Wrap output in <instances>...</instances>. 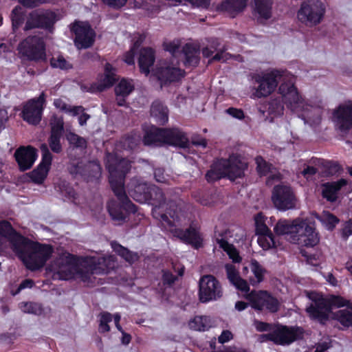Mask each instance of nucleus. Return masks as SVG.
Masks as SVG:
<instances>
[{"label":"nucleus","instance_id":"nucleus-6","mask_svg":"<svg viewBox=\"0 0 352 352\" xmlns=\"http://www.w3.org/2000/svg\"><path fill=\"white\" fill-rule=\"evenodd\" d=\"M106 166L109 173V183L116 196L133 210L132 202L126 195L124 189V179L131 168V164L125 157L107 153L106 155Z\"/></svg>","mask_w":352,"mask_h":352},{"label":"nucleus","instance_id":"nucleus-40","mask_svg":"<svg viewBox=\"0 0 352 352\" xmlns=\"http://www.w3.org/2000/svg\"><path fill=\"white\" fill-rule=\"evenodd\" d=\"M212 326L211 320L208 316H195L189 322L190 329L196 331H206Z\"/></svg>","mask_w":352,"mask_h":352},{"label":"nucleus","instance_id":"nucleus-60","mask_svg":"<svg viewBox=\"0 0 352 352\" xmlns=\"http://www.w3.org/2000/svg\"><path fill=\"white\" fill-rule=\"evenodd\" d=\"M254 327L258 331L261 332L272 330V326L270 324L258 320L254 321Z\"/></svg>","mask_w":352,"mask_h":352},{"label":"nucleus","instance_id":"nucleus-35","mask_svg":"<svg viewBox=\"0 0 352 352\" xmlns=\"http://www.w3.org/2000/svg\"><path fill=\"white\" fill-rule=\"evenodd\" d=\"M227 162L226 161L218 160L211 166V168L208 170L206 175V178L208 182H211L217 179H219L221 177H224L223 171L225 166Z\"/></svg>","mask_w":352,"mask_h":352},{"label":"nucleus","instance_id":"nucleus-50","mask_svg":"<svg viewBox=\"0 0 352 352\" xmlns=\"http://www.w3.org/2000/svg\"><path fill=\"white\" fill-rule=\"evenodd\" d=\"M140 142V137L138 135H128L120 142L122 147L125 150H133L139 144Z\"/></svg>","mask_w":352,"mask_h":352},{"label":"nucleus","instance_id":"nucleus-43","mask_svg":"<svg viewBox=\"0 0 352 352\" xmlns=\"http://www.w3.org/2000/svg\"><path fill=\"white\" fill-rule=\"evenodd\" d=\"M217 242L219 245L220 248L227 252L230 258L232 259L234 262L238 263L241 261L239 253L233 245L230 244L227 241L222 238L217 239Z\"/></svg>","mask_w":352,"mask_h":352},{"label":"nucleus","instance_id":"nucleus-57","mask_svg":"<svg viewBox=\"0 0 352 352\" xmlns=\"http://www.w3.org/2000/svg\"><path fill=\"white\" fill-rule=\"evenodd\" d=\"M176 279V276H175L171 272L168 271H163L162 280L164 285L170 286L175 283Z\"/></svg>","mask_w":352,"mask_h":352},{"label":"nucleus","instance_id":"nucleus-24","mask_svg":"<svg viewBox=\"0 0 352 352\" xmlns=\"http://www.w3.org/2000/svg\"><path fill=\"white\" fill-rule=\"evenodd\" d=\"M226 161L228 164L225 166L223 171L224 177H228L230 179L234 180L243 176L244 170L247 168V163L241 161L238 157H230L229 160L221 159Z\"/></svg>","mask_w":352,"mask_h":352},{"label":"nucleus","instance_id":"nucleus-5","mask_svg":"<svg viewBox=\"0 0 352 352\" xmlns=\"http://www.w3.org/2000/svg\"><path fill=\"white\" fill-rule=\"evenodd\" d=\"M274 230L278 235H285L291 243H302L307 247H313L319 241L314 228L306 221L300 219L293 221L280 219L276 223Z\"/></svg>","mask_w":352,"mask_h":352},{"label":"nucleus","instance_id":"nucleus-19","mask_svg":"<svg viewBox=\"0 0 352 352\" xmlns=\"http://www.w3.org/2000/svg\"><path fill=\"white\" fill-rule=\"evenodd\" d=\"M71 30L75 34L74 41L78 48H87L94 43L95 33L88 23L76 22Z\"/></svg>","mask_w":352,"mask_h":352},{"label":"nucleus","instance_id":"nucleus-17","mask_svg":"<svg viewBox=\"0 0 352 352\" xmlns=\"http://www.w3.org/2000/svg\"><path fill=\"white\" fill-rule=\"evenodd\" d=\"M304 330L299 327L278 326L274 329V343L278 345H289L293 342L302 339Z\"/></svg>","mask_w":352,"mask_h":352},{"label":"nucleus","instance_id":"nucleus-58","mask_svg":"<svg viewBox=\"0 0 352 352\" xmlns=\"http://www.w3.org/2000/svg\"><path fill=\"white\" fill-rule=\"evenodd\" d=\"M154 177L157 182L165 183L167 180L166 175L164 174V170L162 168L155 169Z\"/></svg>","mask_w":352,"mask_h":352},{"label":"nucleus","instance_id":"nucleus-16","mask_svg":"<svg viewBox=\"0 0 352 352\" xmlns=\"http://www.w3.org/2000/svg\"><path fill=\"white\" fill-rule=\"evenodd\" d=\"M45 94L42 92L38 98L29 100L22 111V117L25 121L32 125L38 124L41 120L43 104L45 102Z\"/></svg>","mask_w":352,"mask_h":352},{"label":"nucleus","instance_id":"nucleus-26","mask_svg":"<svg viewBox=\"0 0 352 352\" xmlns=\"http://www.w3.org/2000/svg\"><path fill=\"white\" fill-rule=\"evenodd\" d=\"M120 201V204H117L114 201H111L107 204V209L110 216L113 220L116 221H124L126 218L127 214L129 212H135L136 207L132 203L134 206V209L131 210L124 204L120 199L118 197Z\"/></svg>","mask_w":352,"mask_h":352},{"label":"nucleus","instance_id":"nucleus-34","mask_svg":"<svg viewBox=\"0 0 352 352\" xmlns=\"http://www.w3.org/2000/svg\"><path fill=\"white\" fill-rule=\"evenodd\" d=\"M150 188L146 184L140 183L135 185L133 188L129 189V193L136 201L144 203L148 201Z\"/></svg>","mask_w":352,"mask_h":352},{"label":"nucleus","instance_id":"nucleus-21","mask_svg":"<svg viewBox=\"0 0 352 352\" xmlns=\"http://www.w3.org/2000/svg\"><path fill=\"white\" fill-rule=\"evenodd\" d=\"M155 75L162 85H166L179 80L184 76V72L174 65L164 63L157 68Z\"/></svg>","mask_w":352,"mask_h":352},{"label":"nucleus","instance_id":"nucleus-25","mask_svg":"<svg viewBox=\"0 0 352 352\" xmlns=\"http://www.w3.org/2000/svg\"><path fill=\"white\" fill-rule=\"evenodd\" d=\"M175 236L179 238L182 241L191 245L195 249H199L202 246V238L199 232L192 226L186 230H176Z\"/></svg>","mask_w":352,"mask_h":352},{"label":"nucleus","instance_id":"nucleus-23","mask_svg":"<svg viewBox=\"0 0 352 352\" xmlns=\"http://www.w3.org/2000/svg\"><path fill=\"white\" fill-rule=\"evenodd\" d=\"M16 160L21 170L30 169L36 158V151L32 146L20 147L14 153Z\"/></svg>","mask_w":352,"mask_h":352},{"label":"nucleus","instance_id":"nucleus-39","mask_svg":"<svg viewBox=\"0 0 352 352\" xmlns=\"http://www.w3.org/2000/svg\"><path fill=\"white\" fill-rule=\"evenodd\" d=\"M250 269L254 274V278L250 279L252 285H257L261 283L266 274V270L256 260H252L250 263Z\"/></svg>","mask_w":352,"mask_h":352},{"label":"nucleus","instance_id":"nucleus-14","mask_svg":"<svg viewBox=\"0 0 352 352\" xmlns=\"http://www.w3.org/2000/svg\"><path fill=\"white\" fill-rule=\"evenodd\" d=\"M272 199L275 207L280 210L285 211L296 208L297 199L289 186H274Z\"/></svg>","mask_w":352,"mask_h":352},{"label":"nucleus","instance_id":"nucleus-38","mask_svg":"<svg viewBox=\"0 0 352 352\" xmlns=\"http://www.w3.org/2000/svg\"><path fill=\"white\" fill-rule=\"evenodd\" d=\"M111 247L115 252L129 263H134L139 258L138 253L129 250L116 242H112Z\"/></svg>","mask_w":352,"mask_h":352},{"label":"nucleus","instance_id":"nucleus-30","mask_svg":"<svg viewBox=\"0 0 352 352\" xmlns=\"http://www.w3.org/2000/svg\"><path fill=\"white\" fill-rule=\"evenodd\" d=\"M184 57L186 66L196 67L199 63V49L195 45L187 43L182 50Z\"/></svg>","mask_w":352,"mask_h":352},{"label":"nucleus","instance_id":"nucleus-48","mask_svg":"<svg viewBox=\"0 0 352 352\" xmlns=\"http://www.w3.org/2000/svg\"><path fill=\"white\" fill-rule=\"evenodd\" d=\"M134 86L131 81L122 79L115 87L116 95L128 96L133 90Z\"/></svg>","mask_w":352,"mask_h":352},{"label":"nucleus","instance_id":"nucleus-15","mask_svg":"<svg viewBox=\"0 0 352 352\" xmlns=\"http://www.w3.org/2000/svg\"><path fill=\"white\" fill-rule=\"evenodd\" d=\"M57 19L56 14L52 11H35L30 14L24 30H29L36 28L51 29Z\"/></svg>","mask_w":352,"mask_h":352},{"label":"nucleus","instance_id":"nucleus-11","mask_svg":"<svg viewBox=\"0 0 352 352\" xmlns=\"http://www.w3.org/2000/svg\"><path fill=\"white\" fill-rule=\"evenodd\" d=\"M20 53L30 60L43 61L45 60V43L38 36L26 38L19 46Z\"/></svg>","mask_w":352,"mask_h":352},{"label":"nucleus","instance_id":"nucleus-1","mask_svg":"<svg viewBox=\"0 0 352 352\" xmlns=\"http://www.w3.org/2000/svg\"><path fill=\"white\" fill-rule=\"evenodd\" d=\"M113 267V256L77 258L67 252L59 254L50 265V270L57 278H78L90 285H96V274H107Z\"/></svg>","mask_w":352,"mask_h":352},{"label":"nucleus","instance_id":"nucleus-51","mask_svg":"<svg viewBox=\"0 0 352 352\" xmlns=\"http://www.w3.org/2000/svg\"><path fill=\"white\" fill-rule=\"evenodd\" d=\"M258 243L263 250H268L275 247L276 245V242L272 234H270L265 236H258Z\"/></svg>","mask_w":352,"mask_h":352},{"label":"nucleus","instance_id":"nucleus-41","mask_svg":"<svg viewBox=\"0 0 352 352\" xmlns=\"http://www.w3.org/2000/svg\"><path fill=\"white\" fill-rule=\"evenodd\" d=\"M283 100L285 102L282 96L281 98L280 97L272 98L267 104L268 113L274 116L283 115L284 111V104ZM285 104H286L285 102Z\"/></svg>","mask_w":352,"mask_h":352},{"label":"nucleus","instance_id":"nucleus-28","mask_svg":"<svg viewBox=\"0 0 352 352\" xmlns=\"http://www.w3.org/2000/svg\"><path fill=\"white\" fill-rule=\"evenodd\" d=\"M248 0H225L219 6L218 10L228 12L232 17L243 10Z\"/></svg>","mask_w":352,"mask_h":352},{"label":"nucleus","instance_id":"nucleus-46","mask_svg":"<svg viewBox=\"0 0 352 352\" xmlns=\"http://www.w3.org/2000/svg\"><path fill=\"white\" fill-rule=\"evenodd\" d=\"M50 134L62 135L64 130V122L62 117L53 115L50 120Z\"/></svg>","mask_w":352,"mask_h":352},{"label":"nucleus","instance_id":"nucleus-32","mask_svg":"<svg viewBox=\"0 0 352 352\" xmlns=\"http://www.w3.org/2000/svg\"><path fill=\"white\" fill-rule=\"evenodd\" d=\"M215 51H217L216 54L212 56V58L208 60V63H212V61H221L225 62L229 58V54L226 52V49L223 47V49L218 50V43L214 41L211 45L210 48L206 47L202 50V54L204 57L210 56Z\"/></svg>","mask_w":352,"mask_h":352},{"label":"nucleus","instance_id":"nucleus-4","mask_svg":"<svg viewBox=\"0 0 352 352\" xmlns=\"http://www.w3.org/2000/svg\"><path fill=\"white\" fill-rule=\"evenodd\" d=\"M308 297L312 300L311 304L306 308L310 317L324 323L328 320L333 307H340L346 305V309L337 311L334 317L343 326L352 327V303L349 301L337 296L323 298L315 292L309 293Z\"/></svg>","mask_w":352,"mask_h":352},{"label":"nucleus","instance_id":"nucleus-18","mask_svg":"<svg viewBox=\"0 0 352 352\" xmlns=\"http://www.w3.org/2000/svg\"><path fill=\"white\" fill-rule=\"evenodd\" d=\"M248 298L255 309L263 310L265 308L274 313L279 309L278 300L265 291L252 292L248 294Z\"/></svg>","mask_w":352,"mask_h":352},{"label":"nucleus","instance_id":"nucleus-33","mask_svg":"<svg viewBox=\"0 0 352 352\" xmlns=\"http://www.w3.org/2000/svg\"><path fill=\"white\" fill-rule=\"evenodd\" d=\"M226 270L228 278L238 289L242 292H248L249 290L248 283L239 276L234 266L229 264L226 265Z\"/></svg>","mask_w":352,"mask_h":352},{"label":"nucleus","instance_id":"nucleus-55","mask_svg":"<svg viewBox=\"0 0 352 352\" xmlns=\"http://www.w3.org/2000/svg\"><path fill=\"white\" fill-rule=\"evenodd\" d=\"M23 6L28 8L37 7L40 4L50 2L52 0H17Z\"/></svg>","mask_w":352,"mask_h":352},{"label":"nucleus","instance_id":"nucleus-29","mask_svg":"<svg viewBox=\"0 0 352 352\" xmlns=\"http://www.w3.org/2000/svg\"><path fill=\"white\" fill-rule=\"evenodd\" d=\"M347 181L341 179L337 182L326 183L322 185V194L324 198L329 201H334L337 199V192L342 186L346 185Z\"/></svg>","mask_w":352,"mask_h":352},{"label":"nucleus","instance_id":"nucleus-56","mask_svg":"<svg viewBox=\"0 0 352 352\" xmlns=\"http://www.w3.org/2000/svg\"><path fill=\"white\" fill-rule=\"evenodd\" d=\"M324 221L328 230H333L338 222V219L334 215L328 214L324 217Z\"/></svg>","mask_w":352,"mask_h":352},{"label":"nucleus","instance_id":"nucleus-27","mask_svg":"<svg viewBox=\"0 0 352 352\" xmlns=\"http://www.w3.org/2000/svg\"><path fill=\"white\" fill-rule=\"evenodd\" d=\"M155 60V52L151 47H143L139 52L138 58L140 70L147 76L153 67Z\"/></svg>","mask_w":352,"mask_h":352},{"label":"nucleus","instance_id":"nucleus-42","mask_svg":"<svg viewBox=\"0 0 352 352\" xmlns=\"http://www.w3.org/2000/svg\"><path fill=\"white\" fill-rule=\"evenodd\" d=\"M54 104L56 108L67 113H69L74 116L85 111V109L82 106H71L60 98L56 99Z\"/></svg>","mask_w":352,"mask_h":352},{"label":"nucleus","instance_id":"nucleus-63","mask_svg":"<svg viewBox=\"0 0 352 352\" xmlns=\"http://www.w3.org/2000/svg\"><path fill=\"white\" fill-rule=\"evenodd\" d=\"M166 50L172 54L173 56H176L177 53L180 52V47L175 42H170L165 45Z\"/></svg>","mask_w":352,"mask_h":352},{"label":"nucleus","instance_id":"nucleus-20","mask_svg":"<svg viewBox=\"0 0 352 352\" xmlns=\"http://www.w3.org/2000/svg\"><path fill=\"white\" fill-rule=\"evenodd\" d=\"M40 149L42 154V162L37 168L30 173L31 179L36 184H41L44 181L47 177L52 160V155L50 150H48L47 146L45 144H42L40 146Z\"/></svg>","mask_w":352,"mask_h":352},{"label":"nucleus","instance_id":"nucleus-7","mask_svg":"<svg viewBox=\"0 0 352 352\" xmlns=\"http://www.w3.org/2000/svg\"><path fill=\"white\" fill-rule=\"evenodd\" d=\"M143 142L147 146L168 144L179 148H186L189 141L185 133L178 129H159L151 126L145 130Z\"/></svg>","mask_w":352,"mask_h":352},{"label":"nucleus","instance_id":"nucleus-13","mask_svg":"<svg viewBox=\"0 0 352 352\" xmlns=\"http://www.w3.org/2000/svg\"><path fill=\"white\" fill-rule=\"evenodd\" d=\"M333 121L340 134L346 136L352 129V101L340 104L333 111Z\"/></svg>","mask_w":352,"mask_h":352},{"label":"nucleus","instance_id":"nucleus-22","mask_svg":"<svg viewBox=\"0 0 352 352\" xmlns=\"http://www.w3.org/2000/svg\"><path fill=\"white\" fill-rule=\"evenodd\" d=\"M68 171L72 175H80L84 177L96 176L100 170V165L94 162H72L67 166Z\"/></svg>","mask_w":352,"mask_h":352},{"label":"nucleus","instance_id":"nucleus-59","mask_svg":"<svg viewBox=\"0 0 352 352\" xmlns=\"http://www.w3.org/2000/svg\"><path fill=\"white\" fill-rule=\"evenodd\" d=\"M226 113L232 116L233 118L241 120L244 118L243 111L240 109L233 107L228 108L226 110Z\"/></svg>","mask_w":352,"mask_h":352},{"label":"nucleus","instance_id":"nucleus-10","mask_svg":"<svg viewBox=\"0 0 352 352\" xmlns=\"http://www.w3.org/2000/svg\"><path fill=\"white\" fill-rule=\"evenodd\" d=\"M223 296V289L219 281L212 275H204L199 281V300L206 303L217 300Z\"/></svg>","mask_w":352,"mask_h":352},{"label":"nucleus","instance_id":"nucleus-52","mask_svg":"<svg viewBox=\"0 0 352 352\" xmlns=\"http://www.w3.org/2000/svg\"><path fill=\"white\" fill-rule=\"evenodd\" d=\"M50 63L53 67L60 68L61 69H69L72 67L62 56L52 58Z\"/></svg>","mask_w":352,"mask_h":352},{"label":"nucleus","instance_id":"nucleus-12","mask_svg":"<svg viewBox=\"0 0 352 352\" xmlns=\"http://www.w3.org/2000/svg\"><path fill=\"white\" fill-rule=\"evenodd\" d=\"M148 201H153L155 203L153 204L155 205L154 208L153 209V214L154 216L155 214L160 215V212L158 210L160 208H164L166 206H169L170 212L167 213L173 218H174L175 210L172 208L176 206V200L175 199H167V195L164 193V192L158 187L151 186L150 188L149 194L148 196ZM160 217L162 221L167 222L168 224H171V222L169 221L167 214H161Z\"/></svg>","mask_w":352,"mask_h":352},{"label":"nucleus","instance_id":"nucleus-3","mask_svg":"<svg viewBox=\"0 0 352 352\" xmlns=\"http://www.w3.org/2000/svg\"><path fill=\"white\" fill-rule=\"evenodd\" d=\"M254 95L256 98L266 97L274 91L280 83L278 93L285 100L289 109L298 110L300 102L298 97V90L294 86L293 77L289 74L278 70H273L264 74H257L252 76Z\"/></svg>","mask_w":352,"mask_h":352},{"label":"nucleus","instance_id":"nucleus-62","mask_svg":"<svg viewBox=\"0 0 352 352\" xmlns=\"http://www.w3.org/2000/svg\"><path fill=\"white\" fill-rule=\"evenodd\" d=\"M61 193L68 198H73L75 196L74 190L67 184H63L60 188Z\"/></svg>","mask_w":352,"mask_h":352},{"label":"nucleus","instance_id":"nucleus-45","mask_svg":"<svg viewBox=\"0 0 352 352\" xmlns=\"http://www.w3.org/2000/svg\"><path fill=\"white\" fill-rule=\"evenodd\" d=\"M19 306L21 310L25 314H30L39 316L42 314L43 311L42 306L36 302H22L19 305Z\"/></svg>","mask_w":352,"mask_h":352},{"label":"nucleus","instance_id":"nucleus-54","mask_svg":"<svg viewBox=\"0 0 352 352\" xmlns=\"http://www.w3.org/2000/svg\"><path fill=\"white\" fill-rule=\"evenodd\" d=\"M324 175L330 176L338 173L340 170V166L338 163L333 162H327L323 165Z\"/></svg>","mask_w":352,"mask_h":352},{"label":"nucleus","instance_id":"nucleus-31","mask_svg":"<svg viewBox=\"0 0 352 352\" xmlns=\"http://www.w3.org/2000/svg\"><path fill=\"white\" fill-rule=\"evenodd\" d=\"M151 115L155 119L157 124L160 125L167 122L168 119V109L162 102L155 100L151 107Z\"/></svg>","mask_w":352,"mask_h":352},{"label":"nucleus","instance_id":"nucleus-47","mask_svg":"<svg viewBox=\"0 0 352 352\" xmlns=\"http://www.w3.org/2000/svg\"><path fill=\"white\" fill-rule=\"evenodd\" d=\"M62 135H55L50 134V137L47 139V148H50V150L54 153L59 154L63 151V146L60 143V138Z\"/></svg>","mask_w":352,"mask_h":352},{"label":"nucleus","instance_id":"nucleus-8","mask_svg":"<svg viewBox=\"0 0 352 352\" xmlns=\"http://www.w3.org/2000/svg\"><path fill=\"white\" fill-rule=\"evenodd\" d=\"M325 12V5L320 0H307L301 3L297 19L305 26L313 28L322 22Z\"/></svg>","mask_w":352,"mask_h":352},{"label":"nucleus","instance_id":"nucleus-9","mask_svg":"<svg viewBox=\"0 0 352 352\" xmlns=\"http://www.w3.org/2000/svg\"><path fill=\"white\" fill-rule=\"evenodd\" d=\"M300 107L298 110L290 109L298 115L304 120L305 124H308L312 127L317 126L321 122V116L324 104L322 100L316 102L307 103L298 92Z\"/></svg>","mask_w":352,"mask_h":352},{"label":"nucleus","instance_id":"nucleus-44","mask_svg":"<svg viewBox=\"0 0 352 352\" xmlns=\"http://www.w3.org/2000/svg\"><path fill=\"white\" fill-rule=\"evenodd\" d=\"M66 139L69 145L74 148L82 150L87 148V140L84 138L80 137L73 132L67 133Z\"/></svg>","mask_w":352,"mask_h":352},{"label":"nucleus","instance_id":"nucleus-37","mask_svg":"<svg viewBox=\"0 0 352 352\" xmlns=\"http://www.w3.org/2000/svg\"><path fill=\"white\" fill-rule=\"evenodd\" d=\"M255 10L258 15L265 19H268L272 16V8L273 0H254Z\"/></svg>","mask_w":352,"mask_h":352},{"label":"nucleus","instance_id":"nucleus-49","mask_svg":"<svg viewBox=\"0 0 352 352\" xmlns=\"http://www.w3.org/2000/svg\"><path fill=\"white\" fill-rule=\"evenodd\" d=\"M12 20V26L13 32H15L19 27L23 23V15L21 12V8L16 6L12 11L10 14Z\"/></svg>","mask_w":352,"mask_h":352},{"label":"nucleus","instance_id":"nucleus-2","mask_svg":"<svg viewBox=\"0 0 352 352\" xmlns=\"http://www.w3.org/2000/svg\"><path fill=\"white\" fill-rule=\"evenodd\" d=\"M0 235L10 241L13 250L30 270L42 267L52 254V246L32 241L19 234L7 221H0Z\"/></svg>","mask_w":352,"mask_h":352},{"label":"nucleus","instance_id":"nucleus-36","mask_svg":"<svg viewBox=\"0 0 352 352\" xmlns=\"http://www.w3.org/2000/svg\"><path fill=\"white\" fill-rule=\"evenodd\" d=\"M113 71L114 69L109 63L105 65L104 76L102 82L97 87L98 91H104L106 88L112 86L116 82V77Z\"/></svg>","mask_w":352,"mask_h":352},{"label":"nucleus","instance_id":"nucleus-53","mask_svg":"<svg viewBox=\"0 0 352 352\" xmlns=\"http://www.w3.org/2000/svg\"><path fill=\"white\" fill-rule=\"evenodd\" d=\"M257 171L260 175H266L271 169L272 165L266 162L261 157L256 158Z\"/></svg>","mask_w":352,"mask_h":352},{"label":"nucleus","instance_id":"nucleus-64","mask_svg":"<svg viewBox=\"0 0 352 352\" xmlns=\"http://www.w3.org/2000/svg\"><path fill=\"white\" fill-rule=\"evenodd\" d=\"M351 234H352V220H349L345 223L342 232V236L344 239H346Z\"/></svg>","mask_w":352,"mask_h":352},{"label":"nucleus","instance_id":"nucleus-61","mask_svg":"<svg viewBox=\"0 0 352 352\" xmlns=\"http://www.w3.org/2000/svg\"><path fill=\"white\" fill-rule=\"evenodd\" d=\"M256 232L258 236H265L272 234L267 226L264 223H257Z\"/></svg>","mask_w":352,"mask_h":352}]
</instances>
